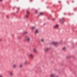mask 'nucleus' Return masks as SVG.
<instances>
[{
  "label": "nucleus",
  "mask_w": 77,
  "mask_h": 77,
  "mask_svg": "<svg viewBox=\"0 0 77 77\" xmlns=\"http://www.w3.org/2000/svg\"><path fill=\"white\" fill-rule=\"evenodd\" d=\"M25 39H26V41H28V42H29L30 41V37H29V36L28 35H27L25 37Z\"/></svg>",
  "instance_id": "nucleus-1"
},
{
  "label": "nucleus",
  "mask_w": 77,
  "mask_h": 77,
  "mask_svg": "<svg viewBox=\"0 0 77 77\" xmlns=\"http://www.w3.org/2000/svg\"><path fill=\"white\" fill-rule=\"evenodd\" d=\"M60 22L61 24H63L64 22H65V20H64V18H62L60 20Z\"/></svg>",
  "instance_id": "nucleus-2"
},
{
  "label": "nucleus",
  "mask_w": 77,
  "mask_h": 77,
  "mask_svg": "<svg viewBox=\"0 0 77 77\" xmlns=\"http://www.w3.org/2000/svg\"><path fill=\"white\" fill-rule=\"evenodd\" d=\"M52 44L54 45L57 46L58 45V43L56 42H52Z\"/></svg>",
  "instance_id": "nucleus-3"
},
{
  "label": "nucleus",
  "mask_w": 77,
  "mask_h": 77,
  "mask_svg": "<svg viewBox=\"0 0 77 77\" xmlns=\"http://www.w3.org/2000/svg\"><path fill=\"white\" fill-rule=\"evenodd\" d=\"M10 77H12L14 75V73L12 72H10L9 73Z\"/></svg>",
  "instance_id": "nucleus-4"
},
{
  "label": "nucleus",
  "mask_w": 77,
  "mask_h": 77,
  "mask_svg": "<svg viewBox=\"0 0 77 77\" xmlns=\"http://www.w3.org/2000/svg\"><path fill=\"white\" fill-rule=\"evenodd\" d=\"M39 30L38 29H36L35 31V34H38V33H39Z\"/></svg>",
  "instance_id": "nucleus-5"
},
{
  "label": "nucleus",
  "mask_w": 77,
  "mask_h": 77,
  "mask_svg": "<svg viewBox=\"0 0 77 77\" xmlns=\"http://www.w3.org/2000/svg\"><path fill=\"white\" fill-rule=\"evenodd\" d=\"M29 56L30 57H31L32 59L33 58V55L32 54H30L29 55Z\"/></svg>",
  "instance_id": "nucleus-6"
},
{
  "label": "nucleus",
  "mask_w": 77,
  "mask_h": 77,
  "mask_svg": "<svg viewBox=\"0 0 77 77\" xmlns=\"http://www.w3.org/2000/svg\"><path fill=\"white\" fill-rule=\"evenodd\" d=\"M33 51L35 53H36L37 52V50H36V49L35 48H34V49H33Z\"/></svg>",
  "instance_id": "nucleus-7"
},
{
  "label": "nucleus",
  "mask_w": 77,
  "mask_h": 77,
  "mask_svg": "<svg viewBox=\"0 0 77 77\" xmlns=\"http://www.w3.org/2000/svg\"><path fill=\"white\" fill-rule=\"evenodd\" d=\"M55 76V75L54 73H52L51 75V77H54Z\"/></svg>",
  "instance_id": "nucleus-8"
},
{
  "label": "nucleus",
  "mask_w": 77,
  "mask_h": 77,
  "mask_svg": "<svg viewBox=\"0 0 77 77\" xmlns=\"http://www.w3.org/2000/svg\"><path fill=\"white\" fill-rule=\"evenodd\" d=\"M13 67L14 68H16L17 67V66L16 64H14L13 65Z\"/></svg>",
  "instance_id": "nucleus-9"
},
{
  "label": "nucleus",
  "mask_w": 77,
  "mask_h": 77,
  "mask_svg": "<svg viewBox=\"0 0 77 77\" xmlns=\"http://www.w3.org/2000/svg\"><path fill=\"white\" fill-rule=\"evenodd\" d=\"M23 64H21L20 65V68H23Z\"/></svg>",
  "instance_id": "nucleus-10"
},
{
  "label": "nucleus",
  "mask_w": 77,
  "mask_h": 77,
  "mask_svg": "<svg viewBox=\"0 0 77 77\" xmlns=\"http://www.w3.org/2000/svg\"><path fill=\"white\" fill-rule=\"evenodd\" d=\"M58 27H59V25H58L57 24V25H56L54 26V27L55 28H58Z\"/></svg>",
  "instance_id": "nucleus-11"
},
{
  "label": "nucleus",
  "mask_w": 77,
  "mask_h": 77,
  "mask_svg": "<svg viewBox=\"0 0 77 77\" xmlns=\"http://www.w3.org/2000/svg\"><path fill=\"white\" fill-rule=\"evenodd\" d=\"M48 50H49V49L48 48H45V51H48Z\"/></svg>",
  "instance_id": "nucleus-12"
},
{
  "label": "nucleus",
  "mask_w": 77,
  "mask_h": 77,
  "mask_svg": "<svg viewBox=\"0 0 77 77\" xmlns=\"http://www.w3.org/2000/svg\"><path fill=\"white\" fill-rule=\"evenodd\" d=\"M26 18H29V15L28 14H27L26 16Z\"/></svg>",
  "instance_id": "nucleus-13"
},
{
  "label": "nucleus",
  "mask_w": 77,
  "mask_h": 77,
  "mask_svg": "<svg viewBox=\"0 0 77 77\" xmlns=\"http://www.w3.org/2000/svg\"><path fill=\"white\" fill-rule=\"evenodd\" d=\"M41 42H44V39H42L41 40Z\"/></svg>",
  "instance_id": "nucleus-14"
},
{
  "label": "nucleus",
  "mask_w": 77,
  "mask_h": 77,
  "mask_svg": "<svg viewBox=\"0 0 77 77\" xmlns=\"http://www.w3.org/2000/svg\"><path fill=\"white\" fill-rule=\"evenodd\" d=\"M27 61H25L24 64L25 65H26V64H27Z\"/></svg>",
  "instance_id": "nucleus-15"
},
{
  "label": "nucleus",
  "mask_w": 77,
  "mask_h": 77,
  "mask_svg": "<svg viewBox=\"0 0 77 77\" xmlns=\"http://www.w3.org/2000/svg\"><path fill=\"white\" fill-rule=\"evenodd\" d=\"M32 29H35V27L32 26L31 27Z\"/></svg>",
  "instance_id": "nucleus-16"
},
{
  "label": "nucleus",
  "mask_w": 77,
  "mask_h": 77,
  "mask_svg": "<svg viewBox=\"0 0 77 77\" xmlns=\"http://www.w3.org/2000/svg\"><path fill=\"white\" fill-rule=\"evenodd\" d=\"M40 15H43V13L40 12Z\"/></svg>",
  "instance_id": "nucleus-17"
},
{
  "label": "nucleus",
  "mask_w": 77,
  "mask_h": 77,
  "mask_svg": "<svg viewBox=\"0 0 77 77\" xmlns=\"http://www.w3.org/2000/svg\"><path fill=\"white\" fill-rule=\"evenodd\" d=\"M66 49V48L65 47H64L63 48V50H65Z\"/></svg>",
  "instance_id": "nucleus-18"
},
{
  "label": "nucleus",
  "mask_w": 77,
  "mask_h": 77,
  "mask_svg": "<svg viewBox=\"0 0 77 77\" xmlns=\"http://www.w3.org/2000/svg\"><path fill=\"white\" fill-rule=\"evenodd\" d=\"M23 33H24V34H25V33H27V32H23Z\"/></svg>",
  "instance_id": "nucleus-19"
},
{
  "label": "nucleus",
  "mask_w": 77,
  "mask_h": 77,
  "mask_svg": "<svg viewBox=\"0 0 77 77\" xmlns=\"http://www.w3.org/2000/svg\"><path fill=\"white\" fill-rule=\"evenodd\" d=\"M29 13H30V12L29 11H27V14H29Z\"/></svg>",
  "instance_id": "nucleus-20"
},
{
  "label": "nucleus",
  "mask_w": 77,
  "mask_h": 77,
  "mask_svg": "<svg viewBox=\"0 0 77 77\" xmlns=\"http://www.w3.org/2000/svg\"><path fill=\"white\" fill-rule=\"evenodd\" d=\"M35 12H36V13H38V10H36Z\"/></svg>",
  "instance_id": "nucleus-21"
},
{
  "label": "nucleus",
  "mask_w": 77,
  "mask_h": 77,
  "mask_svg": "<svg viewBox=\"0 0 77 77\" xmlns=\"http://www.w3.org/2000/svg\"><path fill=\"white\" fill-rule=\"evenodd\" d=\"M53 20L54 21H55V20H56V19H55V18L53 19Z\"/></svg>",
  "instance_id": "nucleus-22"
},
{
  "label": "nucleus",
  "mask_w": 77,
  "mask_h": 77,
  "mask_svg": "<svg viewBox=\"0 0 77 77\" xmlns=\"http://www.w3.org/2000/svg\"><path fill=\"white\" fill-rule=\"evenodd\" d=\"M20 37H18V38H19V39H20Z\"/></svg>",
  "instance_id": "nucleus-23"
},
{
  "label": "nucleus",
  "mask_w": 77,
  "mask_h": 77,
  "mask_svg": "<svg viewBox=\"0 0 77 77\" xmlns=\"http://www.w3.org/2000/svg\"><path fill=\"white\" fill-rule=\"evenodd\" d=\"M0 1L1 2H2V1H3V0H0Z\"/></svg>",
  "instance_id": "nucleus-24"
},
{
  "label": "nucleus",
  "mask_w": 77,
  "mask_h": 77,
  "mask_svg": "<svg viewBox=\"0 0 77 77\" xmlns=\"http://www.w3.org/2000/svg\"><path fill=\"white\" fill-rule=\"evenodd\" d=\"M59 3H61L60 1H59Z\"/></svg>",
  "instance_id": "nucleus-25"
},
{
  "label": "nucleus",
  "mask_w": 77,
  "mask_h": 77,
  "mask_svg": "<svg viewBox=\"0 0 77 77\" xmlns=\"http://www.w3.org/2000/svg\"><path fill=\"white\" fill-rule=\"evenodd\" d=\"M56 77H59L58 76H57Z\"/></svg>",
  "instance_id": "nucleus-26"
},
{
  "label": "nucleus",
  "mask_w": 77,
  "mask_h": 77,
  "mask_svg": "<svg viewBox=\"0 0 77 77\" xmlns=\"http://www.w3.org/2000/svg\"><path fill=\"white\" fill-rule=\"evenodd\" d=\"M60 43H61V42H60Z\"/></svg>",
  "instance_id": "nucleus-27"
},
{
  "label": "nucleus",
  "mask_w": 77,
  "mask_h": 77,
  "mask_svg": "<svg viewBox=\"0 0 77 77\" xmlns=\"http://www.w3.org/2000/svg\"><path fill=\"white\" fill-rule=\"evenodd\" d=\"M19 9H20V8H19Z\"/></svg>",
  "instance_id": "nucleus-28"
}]
</instances>
